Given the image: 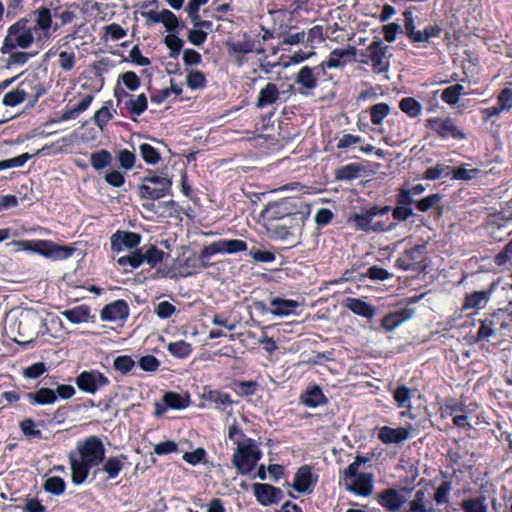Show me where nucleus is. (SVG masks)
I'll use <instances>...</instances> for the list:
<instances>
[{
  "label": "nucleus",
  "mask_w": 512,
  "mask_h": 512,
  "mask_svg": "<svg viewBox=\"0 0 512 512\" xmlns=\"http://www.w3.org/2000/svg\"><path fill=\"white\" fill-rule=\"evenodd\" d=\"M68 457L71 482L74 485H81L86 482L90 469L105 460V447L99 437L92 435L84 441H79L76 451H71Z\"/></svg>",
  "instance_id": "obj_1"
},
{
  "label": "nucleus",
  "mask_w": 512,
  "mask_h": 512,
  "mask_svg": "<svg viewBox=\"0 0 512 512\" xmlns=\"http://www.w3.org/2000/svg\"><path fill=\"white\" fill-rule=\"evenodd\" d=\"M173 182L168 177L166 172L159 174L154 171H149L146 176L142 178V184L137 186V195L140 199L148 200L149 203H143L142 207L150 212L155 211L154 201L163 199L166 195L172 194Z\"/></svg>",
  "instance_id": "obj_2"
},
{
  "label": "nucleus",
  "mask_w": 512,
  "mask_h": 512,
  "mask_svg": "<svg viewBox=\"0 0 512 512\" xmlns=\"http://www.w3.org/2000/svg\"><path fill=\"white\" fill-rule=\"evenodd\" d=\"M31 20L23 17L16 23L11 24L3 39L0 53L6 55L16 49H28L35 42L37 34L30 25Z\"/></svg>",
  "instance_id": "obj_3"
},
{
  "label": "nucleus",
  "mask_w": 512,
  "mask_h": 512,
  "mask_svg": "<svg viewBox=\"0 0 512 512\" xmlns=\"http://www.w3.org/2000/svg\"><path fill=\"white\" fill-rule=\"evenodd\" d=\"M388 50V45L380 39H376L365 48L354 47V60L370 66L374 74H383L388 71L390 65L387 56Z\"/></svg>",
  "instance_id": "obj_4"
},
{
  "label": "nucleus",
  "mask_w": 512,
  "mask_h": 512,
  "mask_svg": "<svg viewBox=\"0 0 512 512\" xmlns=\"http://www.w3.org/2000/svg\"><path fill=\"white\" fill-rule=\"evenodd\" d=\"M310 205L299 197H286L274 202H270L261 217L266 225L273 227L276 221H281L288 216H292L308 209Z\"/></svg>",
  "instance_id": "obj_5"
},
{
  "label": "nucleus",
  "mask_w": 512,
  "mask_h": 512,
  "mask_svg": "<svg viewBox=\"0 0 512 512\" xmlns=\"http://www.w3.org/2000/svg\"><path fill=\"white\" fill-rule=\"evenodd\" d=\"M363 213H354L349 216L348 221L353 222L358 230L363 232H387L396 227V223L377 221L372 223L376 216H384L390 212V206H370L362 208Z\"/></svg>",
  "instance_id": "obj_6"
},
{
  "label": "nucleus",
  "mask_w": 512,
  "mask_h": 512,
  "mask_svg": "<svg viewBox=\"0 0 512 512\" xmlns=\"http://www.w3.org/2000/svg\"><path fill=\"white\" fill-rule=\"evenodd\" d=\"M331 80L332 77L323 72L318 66H302L294 73V84H291L289 91H297L301 96L309 97L318 86L319 80Z\"/></svg>",
  "instance_id": "obj_7"
},
{
  "label": "nucleus",
  "mask_w": 512,
  "mask_h": 512,
  "mask_svg": "<svg viewBox=\"0 0 512 512\" xmlns=\"http://www.w3.org/2000/svg\"><path fill=\"white\" fill-rule=\"evenodd\" d=\"M262 452L255 440H246L244 446L236 447L231 462L238 475H250L261 460Z\"/></svg>",
  "instance_id": "obj_8"
},
{
  "label": "nucleus",
  "mask_w": 512,
  "mask_h": 512,
  "mask_svg": "<svg viewBox=\"0 0 512 512\" xmlns=\"http://www.w3.org/2000/svg\"><path fill=\"white\" fill-rule=\"evenodd\" d=\"M14 244L23 249L54 260H65L73 255L74 248L61 246L51 240H16Z\"/></svg>",
  "instance_id": "obj_9"
},
{
  "label": "nucleus",
  "mask_w": 512,
  "mask_h": 512,
  "mask_svg": "<svg viewBox=\"0 0 512 512\" xmlns=\"http://www.w3.org/2000/svg\"><path fill=\"white\" fill-rule=\"evenodd\" d=\"M247 250V243L244 240L238 239H221L213 241L200 250L199 261L202 263L203 268L209 267L207 260L216 254H237Z\"/></svg>",
  "instance_id": "obj_10"
},
{
  "label": "nucleus",
  "mask_w": 512,
  "mask_h": 512,
  "mask_svg": "<svg viewBox=\"0 0 512 512\" xmlns=\"http://www.w3.org/2000/svg\"><path fill=\"white\" fill-rule=\"evenodd\" d=\"M226 45L228 55L234 60V63H236L238 67L246 63L245 55L251 53L260 54L263 52V48L257 47L256 41L248 33H244L240 39L229 40Z\"/></svg>",
  "instance_id": "obj_11"
},
{
  "label": "nucleus",
  "mask_w": 512,
  "mask_h": 512,
  "mask_svg": "<svg viewBox=\"0 0 512 512\" xmlns=\"http://www.w3.org/2000/svg\"><path fill=\"white\" fill-rule=\"evenodd\" d=\"M47 323L39 316L25 315L21 316L17 322V331L21 339L16 340L18 343L28 344L33 342L39 335L45 334Z\"/></svg>",
  "instance_id": "obj_12"
},
{
  "label": "nucleus",
  "mask_w": 512,
  "mask_h": 512,
  "mask_svg": "<svg viewBox=\"0 0 512 512\" xmlns=\"http://www.w3.org/2000/svg\"><path fill=\"white\" fill-rule=\"evenodd\" d=\"M426 246L415 245L406 248L395 261V267L404 271L419 272L425 269Z\"/></svg>",
  "instance_id": "obj_13"
},
{
  "label": "nucleus",
  "mask_w": 512,
  "mask_h": 512,
  "mask_svg": "<svg viewBox=\"0 0 512 512\" xmlns=\"http://www.w3.org/2000/svg\"><path fill=\"white\" fill-rule=\"evenodd\" d=\"M309 215L310 207L299 213H294L292 216H288L281 221H276L275 225L270 226V228L274 229L277 238L284 240L296 231L301 232Z\"/></svg>",
  "instance_id": "obj_14"
},
{
  "label": "nucleus",
  "mask_w": 512,
  "mask_h": 512,
  "mask_svg": "<svg viewBox=\"0 0 512 512\" xmlns=\"http://www.w3.org/2000/svg\"><path fill=\"white\" fill-rule=\"evenodd\" d=\"M76 385L81 392L95 394L110 385V379L98 370L84 371L76 377Z\"/></svg>",
  "instance_id": "obj_15"
},
{
  "label": "nucleus",
  "mask_w": 512,
  "mask_h": 512,
  "mask_svg": "<svg viewBox=\"0 0 512 512\" xmlns=\"http://www.w3.org/2000/svg\"><path fill=\"white\" fill-rule=\"evenodd\" d=\"M200 400L203 402L199 407H213L221 412H226L229 407L235 404L229 393L212 389L209 385L204 386L203 392L200 394Z\"/></svg>",
  "instance_id": "obj_16"
},
{
  "label": "nucleus",
  "mask_w": 512,
  "mask_h": 512,
  "mask_svg": "<svg viewBox=\"0 0 512 512\" xmlns=\"http://www.w3.org/2000/svg\"><path fill=\"white\" fill-rule=\"evenodd\" d=\"M16 89L28 100L29 107H33L38 103L40 96L46 93L45 86L37 74L25 76V78L19 82Z\"/></svg>",
  "instance_id": "obj_17"
},
{
  "label": "nucleus",
  "mask_w": 512,
  "mask_h": 512,
  "mask_svg": "<svg viewBox=\"0 0 512 512\" xmlns=\"http://www.w3.org/2000/svg\"><path fill=\"white\" fill-rule=\"evenodd\" d=\"M500 283L501 277H498L496 280L490 282L488 288L467 294L463 303V309H484L489 303L492 293L496 291Z\"/></svg>",
  "instance_id": "obj_18"
},
{
  "label": "nucleus",
  "mask_w": 512,
  "mask_h": 512,
  "mask_svg": "<svg viewBox=\"0 0 512 512\" xmlns=\"http://www.w3.org/2000/svg\"><path fill=\"white\" fill-rule=\"evenodd\" d=\"M317 480L318 476L313 473V468L305 464L297 469L291 487L300 494L309 495L314 491Z\"/></svg>",
  "instance_id": "obj_19"
},
{
  "label": "nucleus",
  "mask_w": 512,
  "mask_h": 512,
  "mask_svg": "<svg viewBox=\"0 0 512 512\" xmlns=\"http://www.w3.org/2000/svg\"><path fill=\"white\" fill-rule=\"evenodd\" d=\"M376 500L387 511L396 512L402 509L408 498L405 489L386 488L377 494Z\"/></svg>",
  "instance_id": "obj_20"
},
{
  "label": "nucleus",
  "mask_w": 512,
  "mask_h": 512,
  "mask_svg": "<svg viewBox=\"0 0 512 512\" xmlns=\"http://www.w3.org/2000/svg\"><path fill=\"white\" fill-rule=\"evenodd\" d=\"M355 59L354 46L347 48H334L328 57L318 63L316 66L322 69L323 72H327L328 69H337L345 67L350 61Z\"/></svg>",
  "instance_id": "obj_21"
},
{
  "label": "nucleus",
  "mask_w": 512,
  "mask_h": 512,
  "mask_svg": "<svg viewBox=\"0 0 512 512\" xmlns=\"http://www.w3.org/2000/svg\"><path fill=\"white\" fill-rule=\"evenodd\" d=\"M253 494L257 502L263 507L277 504L284 498L282 488H277L268 483H254Z\"/></svg>",
  "instance_id": "obj_22"
},
{
  "label": "nucleus",
  "mask_w": 512,
  "mask_h": 512,
  "mask_svg": "<svg viewBox=\"0 0 512 512\" xmlns=\"http://www.w3.org/2000/svg\"><path fill=\"white\" fill-rule=\"evenodd\" d=\"M34 15H36V24H34L32 29L36 31V33L38 30L41 31V33L37 34L36 43H45L51 36L49 30L51 28L54 29V15L46 6H40L34 11Z\"/></svg>",
  "instance_id": "obj_23"
},
{
  "label": "nucleus",
  "mask_w": 512,
  "mask_h": 512,
  "mask_svg": "<svg viewBox=\"0 0 512 512\" xmlns=\"http://www.w3.org/2000/svg\"><path fill=\"white\" fill-rule=\"evenodd\" d=\"M142 236L135 232L117 230L110 237L111 250L120 253L123 249H137L141 243Z\"/></svg>",
  "instance_id": "obj_24"
},
{
  "label": "nucleus",
  "mask_w": 512,
  "mask_h": 512,
  "mask_svg": "<svg viewBox=\"0 0 512 512\" xmlns=\"http://www.w3.org/2000/svg\"><path fill=\"white\" fill-rule=\"evenodd\" d=\"M129 316V306L126 300L118 299L108 303L101 310V320L105 322L125 321Z\"/></svg>",
  "instance_id": "obj_25"
},
{
  "label": "nucleus",
  "mask_w": 512,
  "mask_h": 512,
  "mask_svg": "<svg viewBox=\"0 0 512 512\" xmlns=\"http://www.w3.org/2000/svg\"><path fill=\"white\" fill-rule=\"evenodd\" d=\"M126 464L128 463V457L126 454H120L117 456H110L103 460V465L101 468H96L93 472L94 476L103 472L106 475V479L112 480L117 478L121 471L125 469Z\"/></svg>",
  "instance_id": "obj_26"
},
{
  "label": "nucleus",
  "mask_w": 512,
  "mask_h": 512,
  "mask_svg": "<svg viewBox=\"0 0 512 512\" xmlns=\"http://www.w3.org/2000/svg\"><path fill=\"white\" fill-rule=\"evenodd\" d=\"M506 327L507 323L500 319L496 313H492L480 321V327L478 332H476L475 340L478 342L487 340L495 333V330H503Z\"/></svg>",
  "instance_id": "obj_27"
},
{
  "label": "nucleus",
  "mask_w": 512,
  "mask_h": 512,
  "mask_svg": "<svg viewBox=\"0 0 512 512\" xmlns=\"http://www.w3.org/2000/svg\"><path fill=\"white\" fill-rule=\"evenodd\" d=\"M411 428L400 426L393 428L391 426H381L378 432V439L384 444H399L407 441L410 437Z\"/></svg>",
  "instance_id": "obj_28"
},
{
  "label": "nucleus",
  "mask_w": 512,
  "mask_h": 512,
  "mask_svg": "<svg viewBox=\"0 0 512 512\" xmlns=\"http://www.w3.org/2000/svg\"><path fill=\"white\" fill-rule=\"evenodd\" d=\"M300 403L310 408L321 407L329 402L320 385L308 386L306 391L301 392Z\"/></svg>",
  "instance_id": "obj_29"
},
{
  "label": "nucleus",
  "mask_w": 512,
  "mask_h": 512,
  "mask_svg": "<svg viewBox=\"0 0 512 512\" xmlns=\"http://www.w3.org/2000/svg\"><path fill=\"white\" fill-rule=\"evenodd\" d=\"M342 306L358 317L370 320L375 315V307L360 298L347 297L342 301Z\"/></svg>",
  "instance_id": "obj_30"
},
{
  "label": "nucleus",
  "mask_w": 512,
  "mask_h": 512,
  "mask_svg": "<svg viewBox=\"0 0 512 512\" xmlns=\"http://www.w3.org/2000/svg\"><path fill=\"white\" fill-rule=\"evenodd\" d=\"M281 95L282 93L280 90H278L276 83L268 82L259 91L257 102H255V107L258 109H263L270 105L277 104L278 101L281 100Z\"/></svg>",
  "instance_id": "obj_31"
},
{
  "label": "nucleus",
  "mask_w": 512,
  "mask_h": 512,
  "mask_svg": "<svg viewBox=\"0 0 512 512\" xmlns=\"http://www.w3.org/2000/svg\"><path fill=\"white\" fill-rule=\"evenodd\" d=\"M413 315V310L410 309H402L396 310L393 312H389L387 315L381 319V327L384 328L385 331H394L399 326H401L404 322L409 320Z\"/></svg>",
  "instance_id": "obj_32"
},
{
  "label": "nucleus",
  "mask_w": 512,
  "mask_h": 512,
  "mask_svg": "<svg viewBox=\"0 0 512 512\" xmlns=\"http://www.w3.org/2000/svg\"><path fill=\"white\" fill-rule=\"evenodd\" d=\"M299 307V302L292 299L276 297L270 301V312L278 317L289 316Z\"/></svg>",
  "instance_id": "obj_33"
},
{
  "label": "nucleus",
  "mask_w": 512,
  "mask_h": 512,
  "mask_svg": "<svg viewBox=\"0 0 512 512\" xmlns=\"http://www.w3.org/2000/svg\"><path fill=\"white\" fill-rule=\"evenodd\" d=\"M347 489L355 495L370 496L373 489L372 474L360 473L355 477L354 483L347 486Z\"/></svg>",
  "instance_id": "obj_34"
},
{
  "label": "nucleus",
  "mask_w": 512,
  "mask_h": 512,
  "mask_svg": "<svg viewBox=\"0 0 512 512\" xmlns=\"http://www.w3.org/2000/svg\"><path fill=\"white\" fill-rule=\"evenodd\" d=\"M29 403L34 405H52L56 402V392L47 387H41L35 392H28L25 395Z\"/></svg>",
  "instance_id": "obj_35"
},
{
  "label": "nucleus",
  "mask_w": 512,
  "mask_h": 512,
  "mask_svg": "<svg viewBox=\"0 0 512 512\" xmlns=\"http://www.w3.org/2000/svg\"><path fill=\"white\" fill-rule=\"evenodd\" d=\"M125 109L131 114L133 121H136V117L141 116L148 109V97L144 93L139 94L135 98L131 96L125 102Z\"/></svg>",
  "instance_id": "obj_36"
},
{
  "label": "nucleus",
  "mask_w": 512,
  "mask_h": 512,
  "mask_svg": "<svg viewBox=\"0 0 512 512\" xmlns=\"http://www.w3.org/2000/svg\"><path fill=\"white\" fill-rule=\"evenodd\" d=\"M311 10V4L309 0H290L289 4L275 10H269L272 15H296L302 12H309Z\"/></svg>",
  "instance_id": "obj_37"
},
{
  "label": "nucleus",
  "mask_w": 512,
  "mask_h": 512,
  "mask_svg": "<svg viewBox=\"0 0 512 512\" xmlns=\"http://www.w3.org/2000/svg\"><path fill=\"white\" fill-rule=\"evenodd\" d=\"M258 382L254 380H234L229 388L239 397L252 396L258 390Z\"/></svg>",
  "instance_id": "obj_38"
},
{
  "label": "nucleus",
  "mask_w": 512,
  "mask_h": 512,
  "mask_svg": "<svg viewBox=\"0 0 512 512\" xmlns=\"http://www.w3.org/2000/svg\"><path fill=\"white\" fill-rule=\"evenodd\" d=\"M112 160L111 152L105 149L97 150L89 155L90 166L97 172L102 171L106 167H110Z\"/></svg>",
  "instance_id": "obj_39"
},
{
  "label": "nucleus",
  "mask_w": 512,
  "mask_h": 512,
  "mask_svg": "<svg viewBox=\"0 0 512 512\" xmlns=\"http://www.w3.org/2000/svg\"><path fill=\"white\" fill-rule=\"evenodd\" d=\"M62 315L72 324L85 323L90 316V309L86 304H81L72 309L64 310Z\"/></svg>",
  "instance_id": "obj_40"
},
{
  "label": "nucleus",
  "mask_w": 512,
  "mask_h": 512,
  "mask_svg": "<svg viewBox=\"0 0 512 512\" xmlns=\"http://www.w3.org/2000/svg\"><path fill=\"white\" fill-rule=\"evenodd\" d=\"M93 100V95H86L82 98L79 104L76 105V107L64 110L62 115L60 116V121H69L71 119L77 118L80 113L88 109L89 105L93 102Z\"/></svg>",
  "instance_id": "obj_41"
},
{
  "label": "nucleus",
  "mask_w": 512,
  "mask_h": 512,
  "mask_svg": "<svg viewBox=\"0 0 512 512\" xmlns=\"http://www.w3.org/2000/svg\"><path fill=\"white\" fill-rule=\"evenodd\" d=\"M361 170V166L355 163L342 165L336 170V172H334V178H336L338 181H349L357 179L359 173H361Z\"/></svg>",
  "instance_id": "obj_42"
},
{
  "label": "nucleus",
  "mask_w": 512,
  "mask_h": 512,
  "mask_svg": "<svg viewBox=\"0 0 512 512\" xmlns=\"http://www.w3.org/2000/svg\"><path fill=\"white\" fill-rule=\"evenodd\" d=\"M164 25L168 34H175L176 32H180L184 29V22L179 20V18L174 15L171 10L164 9L163 20L160 22Z\"/></svg>",
  "instance_id": "obj_43"
},
{
  "label": "nucleus",
  "mask_w": 512,
  "mask_h": 512,
  "mask_svg": "<svg viewBox=\"0 0 512 512\" xmlns=\"http://www.w3.org/2000/svg\"><path fill=\"white\" fill-rule=\"evenodd\" d=\"M458 411H460L458 407L450 405V415H452V423H454L455 427L458 428L460 432H463L465 433V435L468 436L471 430L473 429V426L468 421L467 414H455Z\"/></svg>",
  "instance_id": "obj_44"
},
{
  "label": "nucleus",
  "mask_w": 512,
  "mask_h": 512,
  "mask_svg": "<svg viewBox=\"0 0 512 512\" xmlns=\"http://www.w3.org/2000/svg\"><path fill=\"white\" fill-rule=\"evenodd\" d=\"M6 55H8V57L5 59V69L22 67L29 62L30 58L33 56L31 53L15 50Z\"/></svg>",
  "instance_id": "obj_45"
},
{
  "label": "nucleus",
  "mask_w": 512,
  "mask_h": 512,
  "mask_svg": "<svg viewBox=\"0 0 512 512\" xmlns=\"http://www.w3.org/2000/svg\"><path fill=\"white\" fill-rule=\"evenodd\" d=\"M399 108L402 112L411 118L419 116L423 110V106L417 101L416 98L411 96L403 97L399 103Z\"/></svg>",
  "instance_id": "obj_46"
},
{
  "label": "nucleus",
  "mask_w": 512,
  "mask_h": 512,
  "mask_svg": "<svg viewBox=\"0 0 512 512\" xmlns=\"http://www.w3.org/2000/svg\"><path fill=\"white\" fill-rule=\"evenodd\" d=\"M167 351L176 359H187L192 353V347L190 343H187L184 340H179L168 344Z\"/></svg>",
  "instance_id": "obj_47"
},
{
  "label": "nucleus",
  "mask_w": 512,
  "mask_h": 512,
  "mask_svg": "<svg viewBox=\"0 0 512 512\" xmlns=\"http://www.w3.org/2000/svg\"><path fill=\"white\" fill-rule=\"evenodd\" d=\"M426 490L418 489L415 493L414 499L409 503V509L405 512H433L432 509L426 506Z\"/></svg>",
  "instance_id": "obj_48"
},
{
  "label": "nucleus",
  "mask_w": 512,
  "mask_h": 512,
  "mask_svg": "<svg viewBox=\"0 0 512 512\" xmlns=\"http://www.w3.org/2000/svg\"><path fill=\"white\" fill-rule=\"evenodd\" d=\"M165 252L158 248L156 245H150L145 252H142L144 263L154 268L158 263L163 262Z\"/></svg>",
  "instance_id": "obj_49"
},
{
  "label": "nucleus",
  "mask_w": 512,
  "mask_h": 512,
  "mask_svg": "<svg viewBox=\"0 0 512 512\" xmlns=\"http://www.w3.org/2000/svg\"><path fill=\"white\" fill-rule=\"evenodd\" d=\"M117 263L122 267L130 266L133 269H137L144 263L142 257V249L136 248L131 253L120 256L117 260Z\"/></svg>",
  "instance_id": "obj_50"
},
{
  "label": "nucleus",
  "mask_w": 512,
  "mask_h": 512,
  "mask_svg": "<svg viewBox=\"0 0 512 512\" xmlns=\"http://www.w3.org/2000/svg\"><path fill=\"white\" fill-rule=\"evenodd\" d=\"M126 35H127V30L116 22H113V23L103 27L102 38L104 40L110 39V40L116 42V41L121 40L122 38H125Z\"/></svg>",
  "instance_id": "obj_51"
},
{
  "label": "nucleus",
  "mask_w": 512,
  "mask_h": 512,
  "mask_svg": "<svg viewBox=\"0 0 512 512\" xmlns=\"http://www.w3.org/2000/svg\"><path fill=\"white\" fill-rule=\"evenodd\" d=\"M112 105V101H106L105 104L102 106L101 109L96 110L94 114V123L97 125L98 128H100L101 131H103L104 127L109 123V121L112 119L113 115L110 110V106Z\"/></svg>",
  "instance_id": "obj_52"
},
{
  "label": "nucleus",
  "mask_w": 512,
  "mask_h": 512,
  "mask_svg": "<svg viewBox=\"0 0 512 512\" xmlns=\"http://www.w3.org/2000/svg\"><path fill=\"white\" fill-rule=\"evenodd\" d=\"M460 508L464 512H488V507L484 502V497L468 498L460 502Z\"/></svg>",
  "instance_id": "obj_53"
},
{
  "label": "nucleus",
  "mask_w": 512,
  "mask_h": 512,
  "mask_svg": "<svg viewBox=\"0 0 512 512\" xmlns=\"http://www.w3.org/2000/svg\"><path fill=\"white\" fill-rule=\"evenodd\" d=\"M119 83H122L128 91H135L140 88L141 79L134 71L129 70L120 74L117 84Z\"/></svg>",
  "instance_id": "obj_54"
},
{
  "label": "nucleus",
  "mask_w": 512,
  "mask_h": 512,
  "mask_svg": "<svg viewBox=\"0 0 512 512\" xmlns=\"http://www.w3.org/2000/svg\"><path fill=\"white\" fill-rule=\"evenodd\" d=\"M390 107L386 103H376L370 108V120L372 125L381 124L385 117L388 116Z\"/></svg>",
  "instance_id": "obj_55"
},
{
  "label": "nucleus",
  "mask_w": 512,
  "mask_h": 512,
  "mask_svg": "<svg viewBox=\"0 0 512 512\" xmlns=\"http://www.w3.org/2000/svg\"><path fill=\"white\" fill-rule=\"evenodd\" d=\"M228 438L236 445V447L244 446L247 440H253L246 436L243 429L237 424L236 420L228 427Z\"/></svg>",
  "instance_id": "obj_56"
},
{
  "label": "nucleus",
  "mask_w": 512,
  "mask_h": 512,
  "mask_svg": "<svg viewBox=\"0 0 512 512\" xmlns=\"http://www.w3.org/2000/svg\"><path fill=\"white\" fill-rule=\"evenodd\" d=\"M53 15L55 19L60 20V23H54V31L63 27L66 24L71 23L75 19V14L68 8L56 7L53 10Z\"/></svg>",
  "instance_id": "obj_57"
},
{
  "label": "nucleus",
  "mask_w": 512,
  "mask_h": 512,
  "mask_svg": "<svg viewBox=\"0 0 512 512\" xmlns=\"http://www.w3.org/2000/svg\"><path fill=\"white\" fill-rule=\"evenodd\" d=\"M19 428H21L22 433L29 440L42 438V433L37 428V425L35 424L33 419L26 418L20 421Z\"/></svg>",
  "instance_id": "obj_58"
},
{
  "label": "nucleus",
  "mask_w": 512,
  "mask_h": 512,
  "mask_svg": "<svg viewBox=\"0 0 512 512\" xmlns=\"http://www.w3.org/2000/svg\"><path fill=\"white\" fill-rule=\"evenodd\" d=\"M206 76L200 70H191L187 74V85L191 90L204 89L206 87Z\"/></svg>",
  "instance_id": "obj_59"
},
{
  "label": "nucleus",
  "mask_w": 512,
  "mask_h": 512,
  "mask_svg": "<svg viewBox=\"0 0 512 512\" xmlns=\"http://www.w3.org/2000/svg\"><path fill=\"white\" fill-rule=\"evenodd\" d=\"M44 489L52 495H61L65 492L66 483L59 476H52L45 481Z\"/></svg>",
  "instance_id": "obj_60"
},
{
  "label": "nucleus",
  "mask_w": 512,
  "mask_h": 512,
  "mask_svg": "<svg viewBox=\"0 0 512 512\" xmlns=\"http://www.w3.org/2000/svg\"><path fill=\"white\" fill-rule=\"evenodd\" d=\"M167 49L170 50V57L178 58L183 48V40L175 34H168L164 38Z\"/></svg>",
  "instance_id": "obj_61"
},
{
  "label": "nucleus",
  "mask_w": 512,
  "mask_h": 512,
  "mask_svg": "<svg viewBox=\"0 0 512 512\" xmlns=\"http://www.w3.org/2000/svg\"><path fill=\"white\" fill-rule=\"evenodd\" d=\"M140 153L144 162L149 165H156L160 160V153L151 144L140 145Z\"/></svg>",
  "instance_id": "obj_62"
},
{
  "label": "nucleus",
  "mask_w": 512,
  "mask_h": 512,
  "mask_svg": "<svg viewBox=\"0 0 512 512\" xmlns=\"http://www.w3.org/2000/svg\"><path fill=\"white\" fill-rule=\"evenodd\" d=\"M163 402L167 409H183L187 407L184 403V398L177 392H165Z\"/></svg>",
  "instance_id": "obj_63"
},
{
  "label": "nucleus",
  "mask_w": 512,
  "mask_h": 512,
  "mask_svg": "<svg viewBox=\"0 0 512 512\" xmlns=\"http://www.w3.org/2000/svg\"><path fill=\"white\" fill-rule=\"evenodd\" d=\"M496 105L504 111L512 110V89L505 87L499 91Z\"/></svg>",
  "instance_id": "obj_64"
}]
</instances>
